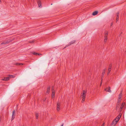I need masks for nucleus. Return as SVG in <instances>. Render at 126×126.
<instances>
[{
  "label": "nucleus",
  "mask_w": 126,
  "mask_h": 126,
  "mask_svg": "<svg viewBox=\"0 0 126 126\" xmlns=\"http://www.w3.org/2000/svg\"><path fill=\"white\" fill-rule=\"evenodd\" d=\"M17 64L19 65H23L24 64L22 63H18Z\"/></svg>",
  "instance_id": "nucleus-22"
},
{
  "label": "nucleus",
  "mask_w": 126,
  "mask_h": 126,
  "mask_svg": "<svg viewBox=\"0 0 126 126\" xmlns=\"http://www.w3.org/2000/svg\"><path fill=\"white\" fill-rule=\"evenodd\" d=\"M13 77L14 76L13 75H10L8 77L5 78L6 79L5 81H7L9 80L10 78Z\"/></svg>",
  "instance_id": "nucleus-3"
},
{
  "label": "nucleus",
  "mask_w": 126,
  "mask_h": 126,
  "mask_svg": "<svg viewBox=\"0 0 126 126\" xmlns=\"http://www.w3.org/2000/svg\"><path fill=\"white\" fill-rule=\"evenodd\" d=\"M50 89L49 88H48L47 89V91L46 92V93L48 94L49 92Z\"/></svg>",
  "instance_id": "nucleus-15"
},
{
  "label": "nucleus",
  "mask_w": 126,
  "mask_h": 126,
  "mask_svg": "<svg viewBox=\"0 0 126 126\" xmlns=\"http://www.w3.org/2000/svg\"><path fill=\"white\" fill-rule=\"evenodd\" d=\"M106 70H104L103 71V72L102 73V76H103L105 73V72Z\"/></svg>",
  "instance_id": "nucleus-17"
},
{
  "label": "nucleus",
  "mask_w": 126,
  "mask_h": 126,
  "mask_svg": "<svg viewBox=\"0 0 126 126\" xmlns=\"http://www.w3.org/2000/svg\"><path fill=\"white\" fill-rule=\"evenodd\" d=\"M60 102H58L57 104V110L58 111H59L60 110Z\"/></svg>",
  "instance_id": "nucleus-1"
},
{
  "label": "nucleus",
  "mask_w": 126,
  "mask_h": 126,
  "mask_svg": "<svg viewBox=\"0 0 126 126\" xmlns=\"http://www.w3.org/2000/svg\"><path fill=\"white\" fill-rule=\"evenodd\" d=\"M124 103H123L122 105V106H123H123L124 105Z\"/></svg>",
  "instance_id": "nucleus-27"
},
{
  "label": "nucleus",
  "mask_w": 126,
  "mask_h": 126,
  "mask_svg": "<svg viewBox=\"0 0 126 126\" xmlns=\"http://www.w3.org/2000/svg\"><path fill=\"white\" fill-rule=\"evenodd\" d=\"M113 24V23H112L111 24V26Z\"/></svg>",
  "instance_id": "nucleus-28"
},
{
  "label": "nucleus",
  "mask_w": 126,
  "mask_h": 126,
  "mask_svg": "<svg viewBox=\"0 0 126 126\" xmlns=\"http://www.w3.org/2000/svg\"><path fill=\"white\" fill-rule=\"evenodd\" d=\"M8 43V42H3L2 43H1V44H7Z\"/></svg>",
  "instance_id": "nucleus-24"
},
{
  "label": "nucleus",
  "mask_w": 126,
  "mask_h": 126,
  "mask_svg": "<svg viewBox=\"0 0 126 126\" xmlns=\"http://www.w3.org/2000/svg\"><path fill=\"white\" fill-rule=\"evenodd\" d=\"M110 67L108 69V72L107 73L108 74H109L110 72L111 71V66H110Z\"/></svg>",
  "instance_id": "nucleus-13"
},
{
  "label": "nucleus",
  "mask_w": 126,
  "mask_h": 126,
  "mask_svg": "<svg viewBox=\"0 0 126 126\" xmlns=\"http://www.w3.org/2000/svg\"><path fill=\"white\" fill-rule=\"evenodd\" d=\"M110 87H109L108 88H107L105 89V91L109 92V93H111V91L110 89Z\"/></svg>",
  "instance_id": "nucleus-4"
},
{
  "label": "nucleus",
  "mask_w": 126,
  "mask_h": 126,
  "mask_svg": "<svg viewBox=\"0 0 126 126\" xmlns=\"http://www.w3.org/2000/svg\"><path fill=\"white\" fill-rule=\"evenodd\" d=\"M98 12L97 11H95L93 13L92 15L94 16L96 15L98 13Z\"/></svg>",
  "instance_id": "nucleus-12"
},
{
  "label": "nucleus",
  "mask_w": 126,
  "mask_h": 126,
  "mask_svg": "<svg viewBox=\"0 0 126 126\" xmlns=\"http://www.w3.org/2000/svg\"><path fill=\"white\" fill-rule=\"evenodd\" d=\"M32 53L33 54L35 55H38L40 56V55H42L41 54L38 53H36L35 52H33Z\"/></svg>",
  "instance_id": "nucleus-10"
},
{
  "label": "nucleus",
  "mask_w": 126,
  "mask_h": 126,
  "mask_svg": "<svg viewBox=\"0 0 126 126\" xmlns=\"http://www.w3.org/2000/svg\"><path fill=\"white\" fill-rule=\"evenodd\" d=\"M117 122L116 121L114 120L112 122V125L113 126H115Z\"/></svg>",
  "instance_id": "nucleus-7"
},
{
  "label": "nucleus",
  "mask_w": 126,
  "mask_h": 126,
  "mask_svg": "<svg viewBox=\"0 0 126 126\" xmlns=\"http://www.w3.org/2000/svg\"><path fill=\"white\" fill-rule=\"evenodd\" d=\"M101 126H104V125H102Z\"/></svg>",
  "instance_id": "nucleus-30"
},
{
  "label": "nucleus",
  "mask_w": 126,
  "mask_h": 126,
  "mask_svg": "<svg viewBox=\"0 0 126 126\" xmlns=\"http://www.w3.org/2000/svg\"><path fill=\"white\" fill-rule=\"evenodd\" d=\"M36 117L37 119L38 118V113H36Z\"/></svg>",
  "instance_id": "nucleus-20"
},
{
  "label": "nucleus",
  "mask_w": 126,
  "mask_h": 126,
  "mask_svg": "<svg viewBox=\"0 0 126 126\" xmlns=\"http://www.w3.org/2000/svg\"><path fill=\"white\" fill-rule=\"evenodd\" d=\"M122 96V94H120L119 95V97H118V99H121V98Z\"/></svg>",
  "instance_id": "nucleus-19"
},
{
  "label": "nucleus",
  "mask_w": 126,
  "mask_h": 126,
  "mask_svg": "<svg viewBox=\"0 0 126 126\" xmlns=\"http://www.w3.org/2000/svg\"><path fill=\"white\" fill-rule=\"evenodd\" d=\"M75 41H73L70 42L69 43V44L68 45H66V46L65 47V48L67 47L68 46H70L72 44H73V43H75Z\"/></svg>",
  "instance_id": "nucleus-6"
},
{
  "label": "nucleus",
  "mask_w": 126,
  "mask_h": 126,
  "mask_svg": "<svg viewBox=\"0 0 126 126\" xmlns=\"http://www.w3.org/2000/svg\"><path fill=\"white\" fill-rule=\"evenodd\" d=\"M15 113V110H14L13 112V114L12 115V120L14 118V114Z\"/></svg>",
  "instance_id": "nucleus-11"
},
{
  "label": "nucleus",
  "mask_w": 126,
  "mask_h": 126,
  "mask_svg": "<svg viewBox=\"0 0 126 126\" xmlns=\"http://www.w3.org/2000/svg\"><path fill=\"white\" fill-rule=\"evenodd\" d=\"M52 97L53 98V97H54V95H55L54 92V91L53 89V88H52Z\"/></svg>",
  "instance_id": "nucleus-9"
},
{
  "label": "nucleus",
  "mask_w": 126,
  "mask_h": 126,
  "mask_svg": "<svg viewBox=\"0 0 126 126\" xmlns=\"http://www.w3.org/2000/svg\"><path fill=\"white\" fill-rule=\"evenodd\" d=\"M120 116H118L114 120H115L117 122H118L119 119H120Z\"/></svg>",
  "instance_id": "nucleus-8"
},
{
  "label": "nucleus",
  "mask_w": 126,
  "mask_h": 126,
  "mask_svg": "<svg viewBox=\"0 0 126 126\" xmlns=\"http://www.w3.org/2000/svg\"><path fill=\"white\" fill-rule=\"evenodd\" d=\"M121 99H118V103H119L121 101Z\"/></svg>",
  "instance_id": "nucleus-23"
},
{
  "label": "nucleus",
  "mask_w": 126,
  "mask_h": 126,
  "mask_svg": "<svg viewBox=\"0 0 126 126\" xmlns=\"http://www.w3.org/2000/svg\"><path fill=\"white\" fill-rule=\"evenodd\" d=\"M63 124H62V125H61V126H63Z\"/></svg>",
  "instance_id": "nucleus-29"
},
{
  "label": "nucleus",
  "mask_w": 126,
  "mask_h": 126,
  "mask_svg": "<svg viewBox=\"0 0 126 126\" xmlns=\"http://www.w3.org/2000/svg\"><path fill=\"white\" fill-rule=\"evenodd\" d=\"M86 92L84 91L81 94V98H85L86 96Z\"/></svg>",
  "instance_id": "nucleus-2"
},
{
  "label": "nucleus",
  "mask_w": 126,
  "mask_h": 126,
  "mask_svg": "<svg viewBox=\"0 0 126 126\" xmlns=\"http://www.w3.org/2000/svg\"><path fill=\"white\" fill-rule=\"evenodd\" d=\"M108 34V32H107L105 34L104 38H107V36Z\"/></svg>",
  "instance_id": "nucleus-16"
},
{
  "label": "nucleus",
  "mask_w": 126,
  "mask_h": 126,
  "mask_svg": "<svg viewBox=\"0 0 126 126\" xmlns=\"http://www.w3.org/2000/svg\"><path fill=\"white\" fill-rule=\"evenodd\" d=\"M1 2V0H0V2Z\"/></svg>",
  "instance_id": "nucleus-31"
},
{
  "label": "nucleus",
  "mask_w": 126,
  "mask_h": 126,
  "mask_svg": "<svg viewBox=\"0 0 126 126\" xmlns=\"http://www.w3.org/2000/svg\"><path fill=\"white\" fill-rule=\"evenodd\" d=\"M5 79H6L5 78H4V79H2V80H5Z\"/></svg>",
  "instance_id": "nucleus-26"
},
{
  "label": "nucleus",
  "mask_w": 126,
  "mask_h": 126,
  "mask_svg": "<svg viewBox=\"0 0 126 126\" xmlns=\"http://www.w3.org/2000/svg\"><path fill=\"white\" fill-rule=\"evenodd\" d=\"M37 3L39 7L41 8L42 7L41 2L40 0L37 1Z\"/></svg>",
  "instance_id": "nucleus-5"
},
{
  "label": "nucleus",
  "mask_w": 126,
  "mask_h": 126,
  "mask_svg": "<svg viewBox=\"0 0 126 126\" xmlns=\"http://www.w3.org/2000/svg\"><path fill=\"white\" fill-rule=\"evenodd\" d=\"M102 79L101 80V84H100V86H101V85L102 84Z\"/></svg>",
  "instance_id": "nucleus-25"
},
{
  "label": "nucleus",
  "mask_w": 126,
  "mask_h": 126,
  "mask_svg": "<svg viewBox=\"0 0 126 126\" xmlns=\"http://www.w3.org/2000/svg\"><path fill=\"white\" fill-rule=\"evenodd\" d=\"M82 98V102L83 103V102H84V101L85 98Z\"/></svg>",
  "instance_id": "nucleus-21"
},
{
  "label": "nucleus",
  "mask_w": 126,
  "mask_h": 126,
  "mask_svg": "<svg viewBox=\"0 0 126 126\" xmlns=\"http://www.w3.org/2000/svg\"><path fill=\"white\" fill-rule=\"evenodd\" d=\"M119 13H118L117 15V17H116V22L119 19Z\"/></svg>",
  "instance_id": "nucleus-14"
},
{
  "label": "nucleus",
  "mask_w": 126,
  "mask_h": 126,
  "mask_svg": "<svg viewBox=\"0 0 126 126\" xmlns=\"http://www.w3.org/2000/svg\"><path fill=\"white\" fill-rule=\"evenodd\" d=\"M104 42H106L107 41V38H104Z\"/></svg>",
  "instance_id": "nucleus-18"
}]
</instances>
